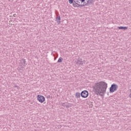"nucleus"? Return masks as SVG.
Instances as JSON below:
<instances>
[{
  "mask_svg": "<svg viewBox=\"0 0 131 131\" xmlns=\"http://www.w3.org/2000/svg\"><path fill=\"white\" fill-rule=\"evenodd\" d=\"M107 88H108V85L103 81L96 82L93 85L94 92L96 95H99L101 97H103L106 94Z\"/></svg>",
  "mask_w": 131,
  "mask_h": 131,
  "instance_id": "obj_1",
  "label": "nucleus"
},
{
  "mask_svg": "<svg viewBox=\"0 0 131 131\" xmlns=\"http://www.w3.org/2000/svg\"><path fill=\"white\" fill-rule=\"evenodd\" d=\"M119 29H122V30H126L127 29V27H118Z\"/></svg>",
  "mask_w": 131,
  "mask_h": 131,
  "instance_id": "obj_9",
  "label": "nucleus"
},
{
  "mask_svg": "<svg viewBox=\"0 0 131 131\" xmlns=\"http://www.w3.org/2000/svg\"><path fill=\"white\" fill-rule=\"evenodd\" d=\"M63 61V58L62 57H59L58 60V63H61Z\"/></svg>",
  "mask_w": 131,
  "mask_h": 131,
  "instance_id": "obj_11",
  "label": "nucleus"
},
{
  "mask_svg": "<svg viewBox=\"0 0 131 131\" xmlns=\"http://www.w3.org/2000/svg\"><path fill=\"white\" fill-rule=\"evenodd\" d=\"M56 21H59V22H60V21L61 20V17L60 16H57L56 18Z\"/></svg>",
  "mask_w": 131,
  "mask_h": 131,
  "instance_id": "obj_12",
  "label": "nucleus"
},
{
  "mask_svg": "<svg viewBox=\"0 0 131 131\" xmlns=\"http://www.w3.org/2000/svg\"><path fill=\"white\" fill-rule=\"evenodd\" d=\"M81 96L82 98H88V97H89V92L86 90L82 91L81 93Z\"/></svg>",
  "mask_w": 131,
  "mask_h": 131,
  "instance_id": "obj_6",
  "label": "nucleus"
},
{
  "mask_svg": "<svg viewBox=\"0 0 131 131\" xmlns=\"http://www.w3.org/2000/svg\"><path fill=\"white\" fill-rule=\"evenodd\" d=\"M75 98H76L77 99L78 98H80V93L77 92L75 94Z\"/></svg>",
  "mask_w": 131,
  "mask_h": 131,
  "instance_id": "obj_10",
  "label": "nucleus"
},
{
  "mask_svg": "<svg viewBox=\"0 0 131 131\" xmlns=\"http://www.w3.org/2000/svg\"><path fill=\"white\" fill-rule=\"evenodd\" d=\"M83 64H85V60H81V64L83 65Z\"/></svg>",
  "mask_w": 131,
  "mask_h": 131,
  "instance_id": "obj_13",
  "label": "nucleus"
},
{
  "mask_svg": "<svg viewBox=\"0 0 131 131\" xmlns=\"http://www.w3.org/2000/svg\"><path fill=\"white\" fill-rule=\"evenodd\" d=\"M79 1L80 0H69V4H70L71 5V4H73V5L75 8L77 7L76 5H77L78 6H81V4H78V3H79ZM73 2L75 3H73Z\"/></svg>",
  "mask_w": 131,
  "mask_h": 131,
  "instance_id": "obj_4",
  "label": "nucleus"
},
{
  "mask_svg": "<svg viewBox=\"0 0 131 131\" xmlns=\"http://www.w3.org/2000/svg\"><path fill=\"white\" fill-rule=\"evenodd\" d=\"M95 3V0H80L79 1L78 4H81V7L83 6H90L93 5Z\"/></svg>",
  "mask_w": 131,
  "mask_h": 131,
  "instance_id": "obj_2",
  "label": "nucleus"
},
{
  "mask_svg": "<svg viewBox=\"0 0 131 131\" xmlns=\"http://www.w3.org/2000/svg\"><path fill=\"white\" fill-rule=\"evenodd\" d=\"M76 64H78V65L81 64V59L80 58H78L75 61Z\"/></svg>",
  "mask_w": 131,
  "mask_h": 131,
  "instance_id": "obj_8",
  "label": "nucleus"
},
{
  "mask_svg": "<svg viewBox=\"0 0 131 131\" xmlns=\"http://www.w3.org/2000/svg\"><path fill=\"white\" fill-rule=\"evenodd\" d=\"M19 65L21 68H25V67L27 65V63H26V60L25 59H22L20 60V63Z\"/></svg>",
  "mask_w": 131,
  "mask_h": 131,
  "instance_id": "obj_7",
  "label": "nucleus"
},
{
  "mask_svg": "<svg viewBox=\"0 0 131 131\" xmlns=\"http://www.w3.org/2000/svg\"><path fill=\"white\" fill-rule=\"evenodd\" d=\"M18 70H21V68H18Z\"/></svg>",
  "mask_w": 131,
  "mask_h": 131,
  "instance_id": "obj_14",
  "label": "nucleus"
},
{
  "mask_svg": "<svg viewBox=\"0 0 131 131\" xmlns=\"http://www.w3.org/2000/svg\"><path fill=\"white\" fill-rule=\"evenodd\" d=\"M117 89H118V85L116 84H113L110 88V93H114L117 91Z\"/></svg>",
  "mask_w": 131,
  "mask_h": 131,
  "instance_id": "obj_3",
  "label": "nucleus"
},
{
  "mask_svg": "<svg viewBox=\"0 0 131 131\" xmlns=\"http://www.w3.org/2000/svg\"><path fill=\"white\" fill-rule=\"evenodd\" d=\"M37 99L40 103H43L46 101V98L42 95H37Z\"/></svg>",
  "mask_w": 131,
  "mask_h": 131,
  "instance_id": "obj_5",
  "label": "nucleus"
}]
</instances>
